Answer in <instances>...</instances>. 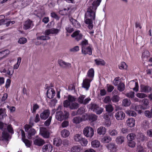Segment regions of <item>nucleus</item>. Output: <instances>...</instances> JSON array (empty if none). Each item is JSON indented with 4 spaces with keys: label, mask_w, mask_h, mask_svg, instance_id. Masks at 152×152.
Returning <instances> with one entry per match:
<instances>
[{
    "label": "nucleus",
    "mask_w": 152,
    "mask_h": 152,
    "mask_svg": "<svg viewBox=\"0 0 152 152\" xmlns=\"http://www.w3.org/2000/svg\"><path fill=\"white\" fill-rule=\"evenodd\" d=\"M0 120V130L3 131L2 132V141L6 142L8 143L9 139H10V135L7 131L11 134H14V130L12 126L10 124L7 125L1 121Z\"/></svg>",
    "instance_id": "1"
},
{
    "label": "nucleus",
    "mask_w": 152,
    "mask_h": 152,
    "mask_svg": "<svg viewBox=\"0 0 152 152\" xmlns=\"http://www.w3.org/2000/svg\"><path fill=\"white\" fill-rule=\"evenodd\" d=\"M94 75V69L91 68L88 71L86 77L83 81L82 87L86 90H88L90 86V83L93 80Z\"/></svg>",
    "instance_id": "2"
},
{
    "label": "nucleus",
    "mask_w": 152,
    "mask_h": 152,
    "mask_svg": "<svg viewBox=\"0 0 152 152\" xmlns=\"http://www.w3.org/2000/svg\"><path fill=\"white\" fill-rule=\"evenodd\" d=\"M102 0L94 1L92 6L89 7L86 13V17H90L91 18L94 19L95 17L96 10L97 7L99 5Z\"/></svg>",
    "instance_id": "3"
},
{
    "label": "nucleus",
    "mask_w": 152,
    "mask_h": 152,
    "mask_svg": "<svg viewBox=\"0 0 152 152\" xmlns=\"http://www.w3.org/2000/svg\"><path fill=\"white\" fill-rule=\"evenodd\" d=\"M69 113L66 111H64V113L61 111H58L56 113V118L57 120L59 121H62L68 118Z\"/></svg>",
    "instance_id": "4"
},
{
    "label": "nucleus",
    "mask_w": 152,
    "mask_h": 152,
    "mask_svg": "<svg viewBox=\"0 0 152 152\" xmlns=\"http://www.w3.org/2000/svg\"><path fill=\"white\" fill-rule=\"evenodd\" d=\"M83 133L86 137L91 138L94 135V130L92 127L87 126L84 128Z\"/></svg>",
    "instance_id": "5"
},
{
    "label": "nucleus",
    "mask_w": 152,
    "mask_h": 152,
    "mask_svg": "<svg viewBox=\"0 0 152 152\" xmlns=\"http://www.w3.org/2000/svg\"><path fill=\"white\" fill-rule=\"evenodd\" d=\"M86 96L83 95H80L78 98V102L80 104L86 105L91 100L89 97L85 99Z\"/></svg>",
    "instance_id": "6"
},
{
    "label": "nucleus",
    "mask_w": 152,
    "mask_h": 152,
    "mask_svg": "<svg viewBox=\"0 0 152 152\" xmlns=\"http://www.w3.org/2000/svg\"><path fill=\"white\" fill-rule=\"evenodd\" d=\"M90 108L97 114L101 113L103 110V108L99 107L97 105L94 104H91Z\"/></svg>",
    "instance_id": "7"
},
{
    "label": "nucleus",
    "mask_w": 152,
    "mask_h": 152,
    "mask_svg": "<svg viewBox=\"0 0 152 152\" xmlns=\"http://www.w3.org/2000/svg\"><path fill=\"white\" fill-rule=\"evenodd\" d=\"M71 36L74 38L77 41H79L82 39L83 35L80 31L77 30L73 32Z\"/></svg>",
    "instance_id": "8"
},
{
    "label": "nucleus",
    "mask_w": 152,
    "mask_h": 152,
    "mask_svg": "<svg viewBox=\"0 0 152 152\" xmlns=\"http://www.w3.org/2000/svg\"><path fill=\"white\" fill-rule=\"evenodd\" d=\"M85 23L88 25V28L90 29H92L93 27V24L92 20H94V19H91L90 17H86V14H85Z\"/></svg>",
    "instance_id": "9"
},
{
    "label": "nucleus",
    "mask_w": 152,
    "mask_h": 152,
    "mask_svg": "<svg viewBox=\"0 0 152 152\" xmlns=\"http://www.w3.org/2000/svg\"><path fill=\"white\" fill-rule=\"evenodd\" d=\"M34 25L32 21L30 19H28L24 22L23 28L25 30H27L32 28Z\"/></svg>",
    "instance_id": "10"
},
{
    "label": "nucleus",
    "mask_w": 152,
    "mask_h": 152,
    "mask_svg": "<svg viewBox=\"0 0 152 152\" xmlns=\"http://www.w3.org/2000/svg\"><path fill=\"white\" fill-rule=\"evenodd\" d=\"M136 139L138 142H144L147 141V138L142 133L138 134L136 136Z\"/></svg>",
    "instance_id": "11"
},
{
    "label": "nucleus",
    "mask_w": 152,
    "mask_h": 152,
    "mask_svg": "<svg viewBox=\"0 0 152 152\" xmlns=\"http://www.w3.org/2000/svg\"><path fill=\"white\" fill-rule=\"evenodd\" d=\"M82 53L84 54H88L91 55L92 54V50L91 46L90 45L82 49Z\"/></svg>",
    "instance_id": "12"
},
{
    "label": "nucleus",
    "mask_w": 152,
    "mask_h": 152,
    "mask_svg": "<svg viewBox=\"0 0 152 152\" xmlns=\"http://www.w3.org/2000/svg\"><path fill=\"white\" fill-rule=\"evenodd\" d=\"M125 117V114L122 111L117 112L115 115V117L118 120H121L124 119Z\"/></svg>",
    "instance_id": "13"
},
{
    "label": "nucleus",
    "mask_w": 152,
    "mask_h": 152,
    "mask_svg": "<svg viewBox=\"0 0 152 152\" xmlns=\"http://www.w3.org/2000/svg\"><path fill=\"white\" fill-rule=\"evenodd\" d=\"M40 133L42 136L45 138H48L49 137V133L48 130L44 128L40 129Z\"/></svg>",
    "instance_id": "14"
},
{
    "label": "nucleus",
    "mask_w": 152,
    "mask_h": 152,
    "mask_svg": "<svg viewBox=\"0 0 152 152\" xmlns=\"http://www.w3.org/2000/svg\"><path fill=\"white\" fill-rule=\"evenodd\" d=\"M50 114V111L48 110H44L40 114V117L41 119L46 120L49 116Z\"/></svg>",
    "instance_id": "15"
},
{
    "label": "nucleus",
    "mask_w": 152,
    "mask_h": 152,
    "mask_svg": "<svg viewBox=\"0 0 152 152\" xmlns=\"http://www.w3.org/2000/svg\"><path fill=\"white\" fill-rule=\"evenodd\" d=\"M47 96L48 98L51 99L54 97L55 94L54 90L51 88H50L47 91Z\"/></svg>",
    "instance_id": "16"
},
{
    "label": "nucleus",
    "mask_w": 152,
    "mask_h": 152,
    "mask_svg": "<svg viewBox=\"0 0 152 152\" xmlns=\"http://www.w3.org/2000/svg\"><path fill=\"white\" fill-rule=\"evenodd\" d=\"M151 90V87L148 86L142 85L140 86V90L142 92L148 93L150 92Z\"/></svg>",
    "instance_id": "17"
},
{
    "label": "nucleus",
    "mask_w": 152,
    "mask_h": 152,
    "mask_svg": "<svg viewBox=\"0 0 152 152\" xmlns=\"http://www.w3.org/2000/svg\"><path fill=\"white\" fill-rule=\"evenodd\" d=\"M52 149V146L50 143L45 145L42 148V151L43 152H51Z\"/></svg>",
    "instance_id": "18"
},
{
    "label": "nucleus",
    "mask_w": 152,
    "mask_h": 152,
    "mask_svg": "<svg viewBox=\"0 0 152 152\" xmlns=\"http://www.w3.org/2000/svg\"><path fill=\"white\" fill-rule=\"evenodd\" d=\"M69 20L74 27L78 28L80 27V23L76 20L70 17H69Z\"/></svg>",
    "instance_id": "19"
},
{
    "label": "nucleus",
    "mask_w": 152,
    "mask_h": 152,
    "mask_svg": "<svg viewBox=\"0 0 152 152\" xmlns=\"http://www.w3.org/2000/svg\"><path fill=\"white\" fill-rule=\"evenodd\" d=\"M35 145L38 146L42 145L45 143V141L40 138H37L35 139L34 141Z\"/></svg>",
    "instance_id": "20"
},
{
    "label": "nucleus",
    "mask_w": 152,
    "mask_h": 152,
    "mask_svg": "<svg viewBox=\"0 0 152 152\" xmlns=\"http://www.w3.org/2000/svg\"><path fill=\"white\" fill-rule=\"evenodd\" d=\"M135 120L133 118H128L126 121L127 125L130 127H134L135 125Z\"/></svg>",
    "instance_id": "21"
},
{
    "label": "nucleus",
    "mask_w": 152,
    "mask_h": 152,
    "mask_svg": "<svg viewBox=\"0 0 152 152\" xmlns=\"http://www.w3.org/2000/svg\"><path fill=\"white\" fill-rule=\"evenodd\" d=\"M39 108V106L36 103H34L31 106V112L34 114L36 113L37 110Z\"/></svg>",
    "instance_id": "22"
},
{
    "label": "nucleus",
    "mask_w": 152,
    "mask_h": 152,
    "mask_svg": "<svg viewBox=\"0 0 152 152\" xmlns=\"http://www.w3.org/2000/svg\"><path fill=\"white\" fill-rule=\"evenodd\" d=\"M149 52L147 50H145L143 52L142 54V60L144 61H148V58L149 57Z\"/></svg>",
    "instance_id": "23"
},
{
    "label": "nucleus",
    "mask_w": 152,
    "mask_h": 152,
    "mask_svg": "<svg viewBox=\"0 0 152 152\" xmlns=\"http://www.w3.org/2000/svg\"><path fill=\"white\" fill-rule=\"evenodd\" d=\"M70 134L69 130L66 129H64L61 130V135L62 137L65 138L68 137Z\"/></svg>",
    "instance_id": "24"
},
{
    "label": "nucleus",
    "mask_w": 152,
    "mask_h": 152,
    "mask_svg": "<svg viewBox=\"0 0 152 152\" xmlns=\"http://www.w3.org/2000/svg\"><path fill=\"white\" fill-rule=\"evenodd\" d=\"M94 61L95 64L97 65L103 66L105 64V62L104 61L100 58H97L95 59Z\"/></svg>",
    "instance_id": "25"
},
{
    "label": "nucleus",
    "mask_w": 152,
    "mask_h": 152,
    "mask_svg": "<svg viewBox=\"0 0 152 152\" xmlns=\"http://www.w3.org/2000/svg\"><path fill=\"white\" fill-rule=\"evenodd\" d=\"M106 131L105 128L103 126H101L97 130L98 134L99 135H104Z\"/></svg>",
    "instance_id": "26"
},
{
    "label": "nucleus",
    "mask_w": 152,
    "mask_h": 152,
    "mask_svg": "<svg viewBox=\"0 0 152 152\" xmlns=\"http://www.w3.org/2000/svg\"><path fill=\"white\" fill-rule=\"evenodd\" d=\"M70 152H81V148L79 146H73L70 149Z\"/></svg>",
    "instance_id": "27"
},
{
    "label": "nucleus",
    "mask_w": 152,
    "mask_h": 152,
    "mask_svg": "<svg viewBox=\"0 0 152 152\" xmlns=\"http://www.w3.org/2000/svg\"><path fill=\"white\" fill-rule=\"evenodd\" d=\"M91 145L92 147L97 148L99 146L100 142L97 140H94L91 142Z\"/></svg>",
    "instance_id": "28"
},
{
    "label": "nucleus",
    "mask_w": 152,
    "mask_h": 152,
    "mask_svg": "<svg viewBox=\"0 0 152 152\" xmlns=\"http://www.w3.org/2000/svg\"><path fill=\"white\" fill-rule=\"evenodd\" d=\"M61 140L59 138H55L53 140V144L56 146H58L61 143Z\"/></svg>",
    "instance_id": "29"
},
{
    "label": "nucleus",
    "mask_w": 152,
    "mask_h": 152,
    "mask_svg": "<svg viewBox=\"0 0 152 152\" xmlns=\"http://www.w3.org/2000/svg\"><path fill=\"white\" fill-rule=\"evenodd\" d=\"M7 116L6 110L4 109H0V120L3 119L4 117Z\"/></svg>",
    "instance_id": "30"
},
{
    "label": "nucleus",
    "mask_w": 152,
    "mask_h": 152,
    "mask_svg": "<svg viewBox=\"0 0 152 152\" xmlns=\"http://www.w3.org/2000/svg\"><path fill=\"white\" fill-rule=\"evenodd\" d=\"M58 63L61 66L65 67L66 66H69L71 65V64L68 63H66L62 60H58Z\"/></svg>",
    "instance_id": "31"
},
{
    "label": "nucleus",
    "mask_w": 152,
    "mask_h": 152,
    "mask_svg": "<svg viewBox=\"0 0 152 152\" xmlns=\"http://www.w3.org/2000/svg\"><path fill=\"white\" fill-rule=\"evenodd\" d=\"M137 135L133 133H130L128 134L127 136V138L128 140H133L135 138H136Z\"/></svg>",
    "instance_id": "32"
},
{
    "label": "nucleus",
    "mask_w": 152,
    "mask_h": 152,
    "mask_svg": "<svg viewBox=\"0 0 152 152\" xmlns=\"http://www.w3.org/2000/svg\"><path fill=\"white\" fill-rule=\"evenodd\" d=\"M103 117L104 118L106 121L105 123H106L107 126H110L111 124V123L110 120L109 115L107 114H105L104 115Z\"/></svg>",
    "instance_id": "33"
},
{
    "label": "nucleus",
    "mask_w": 152,
    "mask_h": 152,
    "mask_svg": "<svg viewBox=\"0 0 152 152\" xmlns=\"http://www.w3.org/2000/svg\"><path fill=\"white\" fill-rule=\"evenodd\" d=\"M79 107V104L76 102L71 103L69 108L71 110L77 109Z\"/></svg>",
    "instance_id": "34"
},
{
    "label": "nucleus",
    "mask_w": 152,
    "mask_h": 152,
    "mask_svg": "<svg viewBox=\"0 0 152 152\" xmlns=\"http://www.w3.org/2000/svg\"><path fill=\"white\" fill-rule=\"evenodd\" d=\"M36 133V131L34 129H31L28 131V138L30 139L32 136L35 135Z\"/></svg>",
    "instance_id": "35"
},
{
    "label": "nucleus",
    "mask_w": 152,
    "mask_h": 152,
    "mask_svg": "<svg viewBox=\"0 0 152 152\" xmlns=\"http://www.w3.org/2000/svg\"><path fill=\"white\" fill-rule=\"evenodd\" d=\"M115 141L118 144H121L124 141V137L122 136H119L116 138Z\"/></svg>",
    "instance_id": "36"
},
{
    "label": "nucleus",
    "mask_w": 152,
    "mask_h": 152,
    "mask_svg": "<svg viewBox=\"0 0 152 152\" xmlns=\"http://www.w3.org/2000/svg\"><path fill=\"white\" fill-rule=\"evenodd\" d=\"M111 140V138L109 136H106L104 137L102 139V142L103 143H107L109 142Z\"/></svg>",
    "instance_id": "37"
},
{
    "label": "nucleus",
    "mask_w": 152,
    "mask_h": 152,
    "mask_svg": "<svg viewBox=\"0 0 152 152\" xmlns=\"http://www.w3.org/2000/svg\"><path fill=\"white\" fill-rule=\"evenodd\" d=\"M130 83H132L133 85H134V87L133 88V90L137 92L138 91V82H136L134 81H130Z\"/></svg>",
    "instance_id": "38"
},
{
    "label": "nucleus",
    "mask_w": 152,
    "mask_h": 152,
    "mask_svg": "<svg viewBox=\"0 0 152 152\" xmlns=\"http://www.w3.org/2000/svg\"><path fill=\"white\" fill-rule=\"evenodd\" d=\"M97 118V116L95 114H91L88 116L89 120L91 122L96 121Z\"/></svg>",
    "instance_id": "39"
},
{
    "label": "nucleus",
    "mask_w": 152,
    "mask_h": 152,
    "mask_svg": "<svg viewBox=\"0 0 152 152\" xmlns=\"http://www.w3.org/2000/svg\"><path fill=\"white\" fill-rule=\"evenodd\" d=\"M130 101L128 99H125L122 101V105L124 107H127L130 105Z\"/></svg>",
    "instance_id": "40"
},
{
    "label": "nucleus",
    "mask_w": 152,
    "mask_h": 152,
    "mask_svg": "<svg viewBox=\"0 0 152 152\" xmlns=\"http://www.w3.org/2000/svg\"><path fill=\"white\" fill-rule=\"evenodd\" d=\"M80 45L81 46L82 49V48H84L88 46V40L86 39L83 40L81 42Z\"/></svg>",
    "instance_id": "41"
},
{
    "label": "nucleus",
    "mask_w": 152,
    "mask_h": 152,
    "mask_svg": "<svg viewBox=\"0 0 152 152\" xmlns=\"http://www.w3.org/2000/svg\"><path fill=\"white\" fill-rule=\"evenodd\" d=\"M113 84L115 86L118 85L121 83V80L120 79V77H115L113 81Z\"/></svg>",
    "instance_id": "42"
},
{
    "label": "nucleus",
    "mask_w": 152,
    "mask_h": 152,
    "mask_svg": "<svg viewBox=\"0 0 152 152\" xmlns=\"http://www.w3.org/2000/svg\"><path fill=\"white\" fill-rule=\"evenodd\" d=\"M127 66L126 64L124 62H121V64L118 65L119 68L120 69H126L127 68Z\"/></svg>",
    "instance_id": "43"
},
{
    "label": "nucleus",
    "mask_w": 152,
    "mask_h": 152,
    "mask_svg": "<svg viewBox=\"0 0 152 152\" xmlns=\"http://www.w3.org/2000/svg\"><path fill=\"white\" fill-rule=\"evenodd\" d=\"M82 138L83 137L81 135L79 134H76L74 137V139L75 141L79 142Z\"/></svg>",
    "instance_id": "44"
},
{
    "label": "nucleus",
    "mask_w": 152,
    "mask_h": 152,
    "mask_svg": "<svg viewBox=\"0 0 152 152\" xmlns=\"http://www.w3.org/2000/svg\"><path fill=\"white\" fill-rule=\"evenodd\" d=\"M82 118L79 117H75L73 120V122L75 124H79L82 122Z\"/></svg>",
    "instance_id": "45"
},
{
    "label": "nucleus",
    "mask_w": 152,
    "mask_h": 152,
    "mask_svg": "<svg viewBox=\"0 0 152 152\" xmlns=\"http://www.w3.org/2000/svg\"><path fill=\"white\" fill-rule=\"evenodd\" d=\"M79 142L82 146H85L88 144V141L87 139L85 138H83Z\"/></svg>",
    "instance_id": "46"
},
{
    "label": "nucleus",
    "mask_w": 152,
    "mask_h": 152,
    "mask_svg": "<svg viewBox=\"0 0 152 152\" xmlns=\"http://www.w3.org/2000/svg\"><path fill=\"white\" fill-rule=\"evenodd\" d=\"M145 108L141 105H137L135 107V110L136 111L138 112L139 113L141 112L142 110H145Z\"/></svg>",
    "instance_id": "47"
},
{
    "label": "nucleus",
    "mask_w": 152,
    "mask_h": 152,
    "mask_svg": "<svg viewBox=\"0 0 152 152\" xmlns=\"http://www.w3.org/2000/svg\"><path fill=\"white\" fill-rule=\"evenodd\" d=\"M105 108L106 111L109 113L112 112L113 110L112 106L110 104L106 105Z\"/></svg>",
    "instance_id": "48"
},
{
    "label": "nucleus",
    "mask_w": 152,
    "mask_h": 152,
    "mask_svg": "<svg viewBox=\"0 0 152 152\" xmlns=\"http://www.w3.org/2000/svg\"><path fill=\"white\" fill-rule=\"evenodd\" d=\"M106 147L108 150L112 151V149H114L115 148V145L113 143H110L107 145Z\"/></svg>",
    "instance_id": "49"
},
{
    "label": "nucleus",
    "mask_w": 152,
    "mask_h": 152,
    "mask_svg": "<svg viewBox=\"0 0 152 152\" xmlns=\"http://www.w3.org/2000/svg\"><path fill=\"white\" fill-rule=\"evenodd\" d=\"M119 97L118 95H114L111 98V100L113 102H118L119 100Z\"/></svg>",
    "instance_id": "50"
},
{
    "label": "nucleus",
    "mask_w": 152,
    "mask_h": 152,
    "mask_svg": "<svg viewBox=\"0 0 152 152\" xmlns=\"http://www.w3.org/2000/svg\"><path fill=\"white\" fill-rule=\"evenodd\" d=\"M118 89L120 91H124L125 89L124 84L123 83H121L118 85Z\"/></svg>",
    "instance_id": "51"
},
{
    "label": "nucleus",
    "mask_w": 152,
    "mask_h": 152,
    "mask_svg": "<svg viewBox=\"0 0 152 152\" xmlns=\"http://www.w3.org/2000/svg\"><path fill=\"white\" fill-rule=\"evenodd\" d=\"M149 123L146 120L144 121L142 124V126L144 129H146L149 127Z\"/></svg>",
    "instance_id": "52"
},
{
    "label": "nucleus",
    "mask_w": 152,
    "mask_h": 152,
    "mask_svg": "<svg viewBox=\"0 0 152 152\" xmlns=\"http://www.w3.org/2000/svg\"><path fill=\"white\" fill-rule=\"evenodd\" d=\"M136 96L140 99H143L147 97V95L143 93H138L136 94Z\"/></svg>",
    "instance_id": "53"
},
{
    "label": "nucleus",
    "mask_w": 152,
    "mask_h": 152,
    "mask_svg": "<svg viewBox=\"0 0 152 152\" xmlns=\"http://www.w3.org/2000/svg\"><path fill=\"white\" fill-rule=\"evenodd\" d=\"M69 10V9L64 8L63 10H61L59 12V13L61 15H65L67 14V13Z\"/></svg>",
    "instance_id": "54"
},
{
    "label": "nucleus",
    "mask_w": 152,
    "mask_h": 152,
    "mask_svg": "<svg viewBox=\"0 0 152 152\" xmlns=\"http://www.w3.org/2000/svg\"><path fill=\"white\" fill-rule=\"evenodd\" d=\"M134 93L133 91H130L129 93H127L126 95L128 97L132 99L134 97Z\"/></svg>",
    "instance_id": "55"
},
{
    "label": "nucleus",
    "mask_w": 152,
    "mask_h": 152,
    "mask_svg": "<svg viewBox=\"0 0 152 152\" xmlns=\"http://www.w3.org/2000/svg\"><path fill=\"white\" fill-rule=\"evenodd\" d=\"M65 29L67 32L69 33H71L73 31V28H72L70 25H69L65 28Z\"/></svg>",
    "instance_id": "56"
},
{
    "label": "nucleus",
    "mask_w": 152,
    "mask_h": 152,
    "mask_svg": "<svg viewBox=\"0 0 152 152\" xmlns=\"http://www.w3.org/2000/svg\"><path fill=\"white\" fill-rule=\"evenodd\" d=\"M27 42L26 39L24 37L20 38L18 40V43L20 44H24Z\"/></svg>",
    "instance_id": "57"
},
{
    "label": "nucleus",
    "mask_w": 152,
    "mask_h": 152,
    "mask_svg": "<svg viewBox=\"0 0 152 152\" xmlns=\"http://www.w3.org/2000/svg\"><path fill=\"white\" fill-rule=\"evenodd\" d=\"M49 38V37L46 35L41 36L40 37H37V39L38 40H45L48 39Z\"/></svg>",
    "instance_id": "58"
},
{
    "label": "nucleus",
    "mask_w": 152,
    "mask_h": 152,
    "mask_svg": "<svg viewBox=\"0 0 152 152\" xmlns=\"http://www.w3.org/2000/svg\"><path fill=\"white\" fill-rule=\"evenodd\" d=\"M76 98L75 96L69 95L68 97V100L71 102L72 103L76 100Z\"/></svg>",
    "instance_id": "59"
},
{
    "label": "nucleus",
    "mask_w": 152,
    "mask_h": 152,
    "mask_svg": "<svg viewBox=\"0 0 152 152\" xmlns=\"http://www.w3.org/2000/svg\"><path fill=\"white\" fill-rule=\"evenodd\" d=\"M129 141L128 142V145L131 148H134L135 147L136 145L135 142L133 140H129Z\"/></svg>",
    "instance_id": "60"
},
{
    "label": "nucleus",
    "mask_w": 152,
    "mask_h": 152,
    "mask_svg": "<svg viewBox=\"0 0 152 152\" xmlns=\"http://www.w3.org/2000/svg\"><path fill=\"white\" fill-rule=\"evenodd\" d=\"M107 91L109 92H111L114 89V86L111 85L107 84Z\"/></svg>",
    "instance_id": "61"
},
{
    "label": "nucleus",
    "mask_w": 152,
    "mask_h": 152,
    "mask_svg": "<svg viewBox=\"0 0 152 152\" xmlns=\"http://www.w3.org/2000/svg\"><path fill=\"white\" fill-rule=\"evenodd\" d=\"M71 103L68 100H66L64 102V107H69Z\"/></svg>",
    "instance_id": "62"
},
{
    "label": "nucleus",
    "mask_w": 152,
    "mask_h": 152,
    "mask_svg": "<svg viewBox=\"0 0 152 152\" xmlns=\"http://www.w3.org/2000/svg\"><path fill=\"white\" fill-rule=\"evenodd\" d=\"M23 141L27 147H29L31 146V143L29 140L27 139H23Z\"/></svg>",
    "instance_id": "63"
},
{
    "label": "nucleus",
    "mask_w": 152,
    "mask_h": 152,
    "mask_svg": "<svg viewBox=\"0 0 152 152\" xmlns=\"http://www.w3.org/2000/svg\"><path fill=\"white\" fill-rule=\"evenodd\" d=\"M85 112V109L83 107H81L79 108L77 111V114L81 115Z\"/></svg>",
    "instance_id": "64"
}]
</instances>
